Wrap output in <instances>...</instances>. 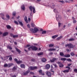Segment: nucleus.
Instances as JSON below:
<instances>
[{
    "mask_svg": "<svg viewBox=\"0 0 77 77\" xmlns=\"http://www.w3.org/2000/svg\"><path fill=\"white\" fill-rule=\"evenodd\" d=\"M54 12H56V20L58 21H60V20H61V17H60V16H59V13H57V8H55L54 9Z\"/></svg>",
    "mask_w": 77,
    "mask_h": 77,
    "instance_id": "obj_1",
    "label": "nucleus"
},
{
    "mask_svg": "<svg viewBox=\"0 0 77 77\" xmlns=\"http://www.w3.org/2000/svg\"><path fill=\"white\" fill-rule=\"evenodd\" d=\"M30 30L31 32L35 33H36L37 32H38V31H39V29H38L37 28L35 27L34 29L33 28H30Z\"/></svg>",
    "mask_w": 77,
    "mask_h": 77,
    "instance_id": "obj_2",
    "label": "nucleus"
},
{
    "mask_svg": "<svg viewBox=\"0 0 77 77\" xmlns=\"http://www.w3.org/2000/svg\"><path fill=\"white\" fill-rule=\"evenodd\" d=\"M29 8L30 11H32H32L33 10V13H35V12H36V11H35V7L32 6H30Z\"/></svg>",
    "mask_w": 77,
    "mask_h": 77,
    "instance_id": "obj_3",
    "label": "nucleus"
},
{
    "mask_svg": "<svg viewBox=\"0 0 77 77\" xmlns=\"http://www.w3.org/2000/svg\"><path fill=\"white\" fill-rule=\"evenodd\" d=\"M31 48L32 50H34V51H36V50H37L38 49L37 47L33 46H31Z\"/></svg>",
    "mask_w": 77,
    "mask_h": 77,
    "instance_id": "obj_4",
    "label": "nucleus"
},
{
    "mask_svg": "<svg viewBox=\"0 0 77 77\" xmlns=\"http://www.w3.org/2000/svg\"><path fill=\"white\" fill-rule=\"evenodd\" d=\"M11 56H12V55H8V56H7L6 57V58L7 59H8V58H9V60L10 61H12V58L11 57Z\"/></svg>",
    "mask_w": 77,
    "mask_h": 77,
    "instance_id": "obj_5",
    "label": "nucleus"
},
{
    "mask_svg": "<svg viewBox=\"0 0 77 77\" xmlns=\"http://www.w3.org/2000/svg\"><path fill=\"white\" fill-rule=\"evenodd\" d=\"M57 63H58V64H59V66L60 67H61V68L63 67V64H62L61 62H57Z\"/></svg>",
    "mask_w": 77,
    "mask_h": 77,
    "instance_id": "obj_6",
    "label": "nucleus"
},
{
    "mask_svg": "<svg viewBox=\"0 0 77 77\" xmlns=\"http://www.w3.org/2000/svg\"><path fill=\"white\" fill-rule=\"evenodd\" d=\"M46 74L49 77H51V73L50 72L47 71L46 72Z\"/></svg>",
    "mask_w": 77,
    "mask_h": 77,
    "instance_id": "obj_7",
    "label": "nucleus"
},
{
    "mask_svg": "<svg viewBox=\"0 0 77 77\" xmlns=\"http://www.w3.org/2000/svg\"><path fill=\"white\" fill-rule=\"evenodd\" d=\"M37 69V67L36 66L30 67V69L31 70H33L34 69Z\"/></svg>",
    "mask_w": 77,
    "mask_h": 77,
    "instance_id": "obj_8",
    "label": "nucleus"
},
{
    "mask_svg": "<svg viewBox=\"0 0 77 77\" xmlns=\"http://www.w3.org/2000/svg\"><path fill=\"white\" fill-rule=\"evenodd\" d=\"M58 59V58H54L52 59V60H51V62H54V61H56V60H57Z\"/></svg>",
    "mask_w": 77,
    "mask_h": 77,
    "instance_id": "obj_9",
    "label": "nucleus"
},
{
    "mask_svg": "<svg viewBox=\"0 0 77 77\" xmlns=\"http://www.w3.org/2000/svg\"><path fill=\"white\" fill-rule=\"evenodd\" d=\"M50 65L48 64L46 65L45 68L47 69H48L50 68Z\"/></svg>",
    "mask_w": 77,
    "mask_h": 77,
    "instance_id": "obj_10",
    "label": "nucleus"
},
{
    "mask_svg": "<svg viewBox=\"0 0 77 77\" xmlns=\"http://www.w3.org/2000/svg\"><path fill=\"white\" fill-rule=\"evenodd\" d=\"M29 72H30V71L27 70L26 72H23V75H27V74H29Z\"/></svg>",
    "mask_w": 77,
    "mask_h": 77,
    "instance_id": "obj_11",
    "label": "nucleus"
},
{
    "mask_svg": "<svg viewBox=\"0 0 77 77\" xmlns=\"http://www.w3.org/2000/svg\"><path fill=\"white\" fill-rule=\"evenodd\" d=\"M1 15V17L2 18V19L3 20H5V17H4V16H5V15H4V14L1 13L0 14Z\"/></svg>",
    "mask_w": 77,
    "mask_h": 77,
    "instance_id": "obj_12",
    "label": "nucleus"
},
{
    "mask_svg": "<svg viewBox=\"0 0 77 77\" xmlns=\"http://www.w3.org/2000/svg\"><path fill=\"white\" fill-rule=\"evenodd\" d=\"M18 22L19 23V24H20V26H23V22H22V21H18Z\"/></svg>",
    "mask_w": 77,
    "mask_h": 77,
    "instance_id": "obj_13",
    "label": "nucleus"
},
{
    "mask_svg": "<svg viewBox=\"0 0 77 77\" xmlns=\"http://www.w3.org/2000/svg\"><path fill=\"white\" fill-rule=\"evenodd\" d=\"M8 68H9V67H11V66H12V65H14V64L13 63H9L8 64Z\"/></svg>",
    "mask_w": 77,
    "mask_h": 77,
    "instance_id": "obj_14",
    "label": "nucleus"
},
{
    "mask_svg": "<svg viewBox=\"0 0 77 77\" xmlns=\"http://www.w3.org/2000/svg\"><path fill=\"white\" fill-rule=\"evenodd\" d=\"M8 35V32H5L3 34V35L4 36H5L6 35Z\"/></svg>",
    "mask_w": 77,
    "mask_h": 77,
    "instance_id": "obj_15",
    "label": "nucleus"
},
{
    "mask_svg": "<svg viewBox=\"0 0 77 77\" xmlns=\"http://www.w3.org/2000/svg\"><path fill=\"white\" fill-rule=\"evenodd\" d=\"M41 60L43 62H46V59L45 58H42L41 59Z\"/></svg>",
    "mask_w": 77,
    "mask_h": 77,
    "instance_id": "obj_16",
    "label": "nucleus"
},
{
    "mask_svg": "<svg viewBox=\"0 0 77 77\" xmlns=\"http://www.w3.org/2000/svg\"><path fill=\"white\" fill-rule=\"evenodd\" d=\"M21 8H22V10L23 11H24V10H25V7L23 5L21 6Z\"/></svg>",
    "mask_w": 77,
    "mask_h": 77,
    "instance_id": "obj_17",
    "label": "nucleus"
},
{
    "mask_svg": "<svg viewBox=\"0 0 77 77\" xmlns=\"http://www.w3.org/2000/svg\"><path fill=\"white\" fill-rule=\"evenodd\" d=\"M56 50V49L55 48H50L48 49V51H55Z\"/></svg>",
    "mask_w": 77,
    "mask_h": 77,
    "instance_id": "obj_18",
    "label": "nucleus"
},
{
    "mask_svg": "<svg viewBox=\"0 0 77 77\" xmlns=\"http://www.w3.org/2000/svg\"><path fill=\"white\" fill-rule=\"evenodd\" d=\"M43 52H41L38 53L37 54V55L38 56H41V55H43Z\"/></svg>",
    "mask_w": 77,
    "mask_h": 77,
    "instance_id": "obj_19",
    "label": "nucleus"
},
{
    "mask_svg": "<svg viewBox=\"0 0 77 77\" xmlns=\"http://www.w3.org/2000/svg\"><path fill=\"white\" fill-rule=\"evenodd\" d=\"M20 67L22 68H25V65L23 64L20 65Z\"/></svg>",
    "mask_w": 77,
    "mask_h": 77,
    "instance_id": "obj_20",
    "label": "nucleus"
},
{
    "mask_svg": "<svg viewBox=\"0 0 77 77\" xmlns=\"http://www.w3.org/2000/svg\"><path fill=\"white\" fill-rule=\"evenodd\" d=\"M64 56L65 57H70V54H66Z\"/></svg>",
    "mask_w": 77,
    "mask_h": 77,
    "instance_id": "obj_21",
    "label": "nucleus"
},
{
    "mask_svg": "<svg viewBox=\"0 0 77 77\" xmlns=\"http://www.w3.org/2000/svg\"><path fill=\"white\" fill-rule=\"evenodd\" d=\"M24 20L25 21L26 23H28V20H27V17L25 16L24 18Z\"/></svg>",
    "mask_w": 77,
    "mask_h": 77,
    "instance_id": "obj_22",
    "label": "nucleus"
},
{
    "mask_svg": "<svg viewBox=\"0 0 77 77\" xmlns=\"http://www.w3.org/2000/svg\"><path fill=\"white\" fill-rule=\"evenodd\" d=\"M48 6L51 7V8L53 9V8H54V7H55V5H54V4H53L52 5V7H51V5H48Z\"/></svg>",
    "mask_w": 77,
    "mask_h": 77,
    "instance_id": "obj_23",
    "label": "nucleus"
},
{
    "mask_svg": "<svg viewBox=\"0 0 77 77\" xmlns=\"http://www.w3.org/2000/svg\"><path fill=\"white\" fill-rule=\"evenodd\" d=\"M68 46V47H70V46H72V45H71V44H66L65 45L66 47Z\"/></svg>",
    "mask_w": 77,
    "mask_h": 77,
    "instance_id": "obj_24",
    "label": "nucleus"
},
{
    "mask_svg": "<svg viewBox=\"0 0 77 77\" xmlns=\"http://www.w3.org/2000/svg\"><path fill=\"white\" fill-rule=\"evenodd\" d=\"M6 18L8 20H9V19L10 18V16H9V15L8 14L6 15Z\"/></svg>",
    "mask_w": 77,
    "mask_h": 77,
    "instance_id": "obj_25",
    "label": "nucleus"
},
{
    "mask_svg": "<svg viewBox=\"0 0 77 77\" xmlns=\"http://www.w3.org/2000/svg\"><path fill=\"white\" fill-rule=\"evenodd\" d=\"M57 36H58V35H54V36H52V38L53 39H55V38H57Z\"/></svg>",
    "mask_w": 77,
    "mask_h": 77,
    "instance_id": "obj_26",
    "label": "nucleus"
},
{
    "mask_svg": "<svg viewBox=\"0 0 77 77\" xmlns=\"http://www.w3.org/2000/svg\"><path fill=\"white\" fill-rule=\"evenodd\" d=\"M7 47L8 49H9L10 50H12V48L10 46L8 45L7 46Z\"/></svg>",
    "mask_w": 77,
    "mask_h": 77,
    "instance_id": "obj_27",
    "label": "nucleus"
},
{
    "mask_svg": "<svg viewBox=\"0 0 77 77\" xmlns=\"http://www.w3.org/2000/svg\"><path fill=\"white\" fill-rule=\"evenodd\" d=\"M69 70H65L64 71H63V72H69Z\"/></svg>",
    "mask_w": 77,
    "mask_h": 77,
    "instance_id": "obj_28",
    "label": "nucleus"
},
{
    "mask_svg": "<svg viewBox=\"0 0 77 77\" xmlns=\"http://www.w3.org/2000/svg\"><path fill=\"white\" fill-rule=\"evenodd\" d=\"M23 62L22 61H18L17 62V63L18 64H20V63H21Z\"/></svg>",
    "mask_w": 77,
    "mask_h": 77,
    "instance_id": "obj_29",
    "label": "nucleus"
},
{
    "mask_svg": "<svg viewBox=\"0 0 77 77\" xmlns=\"http://www.w3.org/2000/svg\"><path fill=\"white\" fill-rule=\"evenodd\" d=\"M16 50H17V51L19 53H20L21 52V51L20 50L18 49L17 48H16Z\"/></svg>",
    "mask_w": 77,
    "mask_h": 77,
    "instance_id": "obj_30",
    "label": "nucleus"
},
{
    "mask_svg": "<svg viewBox=\"0 0 77 77\" xmlns=\"http://www.w3.org/2000/svg\"><path fill=\"white\" fill-rule=\"evenodd\" d=\"M46 31H43L42 33V35H44L45 34V33H46Z\"/></svg>",
    "mask_w": 77,
    "mask_h": 77,
    "instance_id": "obj_31",
    "label": "nucleus"
},
{
    "mask_svg": "<svg viewBox=\"0 0 77 77\" xmlns=\"http://www.w3.org/2000/svg\"><path fill=\"white\" fill-rule=\"evenodd\" d=\"M6 27H7V29H11V26H10L9 25H7L6 26Z\"/></svg>",
    "mask_w": 77,
    "mask_h": 77,
    "instance_id": "obj_32",
    "label": "nucleus"
},
{
    "mask_svg": "<svg viewBox=\"0 0 77 77\" xmlns=\"http://www.w3.org/2000/svg\"><path fill=\"white\" fill-rule=\"evenodd\" d=\"M69 41H74V39L72 38H70L69 39Z\"/></svg>",
    "mask_w": 77,
    "mask_h": 77,
    "instance_id": "obj_33",
    "label": "nucleus"
},
{
    "mask_svg": "<svg viewBox=\"0 0 77 77\" xmlns=\"http://www.w3.org/2000/svg\"><path fill=\"white\" fill-rule=\"evenodd\" d=\"M15 15H16V12L15 11L13 12L12 13L13 16H15Z\"/></svg>",
    "mask_w": 77,
    "mask_h": 77,
    "instance_id": "obj_34",
    "label": "nucleus"
},
{
    "mask_svg": "<svg viewBox=\"0 0 77 77\" xmlns=\"http://www.w3.org/2000/svg\"><path fill=\"white\" fill-rule=\"evenodd\" d=\"M61 38H62V36H60L57 38V40H59Z\"/></svg>",
    "mask_w": 77,
    "mask_h": 77,
    "instance_id": "obj_35",
    "label": "nucleus"
},
{
    "mask_svg": "<svg viewBox=\"0 0 77 77\" xmlns=\"http://www.w3.org/2000/svg\"><path fill=\"white\" fill-rule=\"evenodd\" d=\"M18 36V35H13V38H17Z\"/></svg>",
    "mask_w": 77,
    "mask_h": 77,
    "instance_id": "obj_36",
    "label": "nucleus"
},
{
    "mask_svg": "<svg viewBox=\"0 0 77 77\" xmlns=\"http://www.w3.org/2000/svg\"><path fill=\"white\" fill-rule=\"evenodd\" d=\"M60 55L61 56H64V54L63 52H60Z\"/></svg>",
    "mask_w": 77,
    "mask_h": 77,
    "instance_id": "obj_37",
    "label": "nucleus"
},
{
    "mask_svg": "<svg viewBox=\"0 0 77 77\" xmlns=\"http://www.w3.org/2000/svg\"><path fill=\"white\" fill-rule=\"evenodd\" d=\"M62 25H63V24L62 23H61L58 22V26L59 27L61 26H62Z\"/></svg>",
    "mask_w": 77,
    "mask_h": 77,
    "instance_id": "obj_38",
    "label": "nucleus"
},
{
    "mask_svg": "<svg viewBox=\"0 0 77 77\" xmlns=\"http://www.w3.org/2000/svg\"><path fill=\"white\" fill-rule=\"evenodd\" d=\"M14 23L15 24H17V25H18V23L16 21L14 20Z\"/></svg>",
    "mask_w": 77,
    "mask_h": 77,
    "instance_id": "obj_39",
    "label": "nucleus"
},
{
    "mask_svg": "<svg viewBox=\"0 0 77 77\" xmlns=\"http://www.w3.org/2000/svg\"><path fill=\"white\" fill-rule=\"evenodd\" d=\"M4 67H8V64H5L4 65Z\"/></svg>",
    "mask_w": 77,
    "mask_h": 77,
    "instance_id": "obj_40",
    "label": "nucleus"
},
{
    "mask_svg": "<svg viewBox=\"0 0 77 77\" xmlns=\"http://www.w3.org/2000/svg\"><path fill=\"white\" fill-rule=\"evenodd\" d=\"M61 60H64V61L66 60V58H61Z\"/></svg>",
    "mask_w": 77,
    "mask_h": 77,
    "instance_id": "obj_41",
    "label": "nucleus"
},
{
    "mask_svg": "<svg viewBox=\"0 0 77 77\" xmlns=\"http://www.w3.org/2000/svg\"><path fill=\"white\" fill-rule=\"evenodd\" d=\"M53 46H54V45L51 44L49 45V47H53Z\"/></svg>",
    "mask_w": 77,
    "mask_h": 77,
    "instance_id": "obj_42",
    "label": "nucleus"
},
{
    "mask_svg": "<svg viewBox=\"0 0 77 77\" xmlns=\"http://www.w3.org/2000/svg\"><path fill=\"white\" fill-rule=\"evenodd\" d=\"M72 56H74V54L73 52H71L70 54Z\"/></svg>",
    "mask_w": 77,
    "mask_h": 77,
    "instance_id": "obj_43",
    "label": "nucleus"
},
{
    "mask_svg": "<svg viewBox=\"0 0 77 77\" xmlns=\"http://www.w3.org/2000/svg\"><path fill=\"white\" fill-rule=\"evenodd\" d=\"M17 69V68H16V67L14 66L13 69V71H15V70H16V69Z\"/></svg>",
    "mask_w": 77,
    "mask_h": 77,
    "instance_id": "obj_44",
    "label": "nucleus"
},
{
    "mask_svg": "<svg viewBox=\"0 0 77 77\" xmlns=\"http://www.w3.org/2000/svg\"><path fill=\"white\" fill-rule=\"evenodd\" d=\"M35 24H33V23L31 24V26H32V27H35Z\"/></svg>",
    "mask_w": 77,
    "mask_h": 77,
    "instance_id": "obj_45",
    "label": "nucleus"
},
{
    "mask_svg": "<svg viewBox=\"0 0 77 77\" xmlns=\"http://www.w3.org/2000/svg\"><path fill=\"white\" fill-rule=\"evenodd\" d=\"M71 45H72V46H71L70 47H69L70 48H74V46H73V45H72V44H71Z\"/></svg>",
    "mask_w": 77,
    "mask_h": 77,
    "instance_id": "obj_46",
    "label": "nucleus"
},
{
    "mask_svg": "<svg viewBox=\"0 0 77 77\" xmlns=\"http://www.w3.org/2000/svg\"><path fill=\"white\" fill-rule=\"evenodd\" d=\"M67 61H69V62H71V60L70 58L67 59Z\"/></svg>",
    "mask_w": 77,
    "mask_h": 77,
    "instance_id": "obj_47",
    "label": "nucleus"
},
{
    "mask_svg": "<svg viewBox=\"0 0 77 77\" xmlns=\"http://www.w3.org/2000/svg\"><path fill=\"white\" fill-rule=\"evenodd\" d=\"M66 68H68V69L69 70V69H71L70 68V67H69V66H66Z\"/></svg>",
    "mask_w": 77,
    "mask_h": 77,
    "instance_id": "obj_48",
    "label": "nucleus"
},
{
    "mask_svg": "<svg viewBox=\"0 0 77 77\" xmlns=\"http://www.w3.org/2000/svg\"><path fill=\"white\" fill-rule=\"evenodd\" d=\"M31 61L32 62H35V59H31Z\"/></svg>",
    "mask_w": 77,
    "mask_h": 77,
    "instance_id": "obj_49",
    "label": "nucleus"
},
{
    "mask_svg": "<svg viewBox=\"0 0 77 77\" xmlns=\"http://www.w3.org/2000/svg\"><path fill=\"white\" fill-rule=\"evenodd\" d=\"M76 22H77V21H76V20H73V23H76Z\"/></svg>",
    "mask_w": 77,
    "mask_h": 77,
    "instance_id": "obj_50",
    "label": "nucleus"
},
{
    "mask_svg": "<svg viewBox=\"0 0 77 77\" xmlns=\"http://www.w3.org/2000/svg\"><path fill=\"white\" fill-rule=\"evenodd\" d=\"M14 60L16 62V63H17V62H18V60L17 59V58H15L14 59Z\"/></svg>",
    "mask_w": 77,
    "mask_h": 77,
    "instance_id": "obj_51",
    "label": "nucleus"
},
{
    "mask_svg": "<svg viewBox=\"0 0 77 77\" xmlns=\"http://www.w3.org/2000/svg\"><path fill=\"white\" fill-rule=\"evenodd\" d=\"M27 26L28 28H30V25L29 24H28L27 25Z\"/></svg>",
    "mask_w": 77,
    "mask_h": 77,
    "instance_id": "obj_52",
    "label": "nucleus"
},
{
    "mask_svg": "<svg viewBox=\"0 0 77 77\" xmlns=\"http://www.w3.org/2000/svg\"><path fill=\"white\" fill-rule=\"evenodd\" d=\"M66 51H67V52H70V51H71L69 50L68 49H67L66 50Z\"/></svg>",
    "mask_w": 77,
    "mask_h": 77,
    "instance_id": "obj_53",
    "label": "nucleus"
},
{
    "mask_svg": "<svg viewBox=\"0 0 77 77\" xmlns=\"http://www.w3.org/2000/svg\"><path fill=\"white\" fill-rule=\"evenodd\" d=\"M74 71H75V72H76V73H77V69H75L74 70Z\"/></svg>",
    "mask_w": 77,
    "mask_h": 77,
    "instance_id": "obj_54",
    "label": "nucleus"
},
{
    "mask_svg": "<svg viewBox=\"0 0 77 77\" xmlns=\"http://www.w3.org/2000/svg\"><path fill=\"white\" fill-rule=\"evenodd\" d=\"M53 65H54L55 67H57V65L55 64H53Z\"/></svg>",
    "mask_w": 77,
    "mask_h": 77,
    "instance_id": "obj_55",
    "label": "nucleus"
},
{
    "mask_svg": "<svg viewBox=\"0 0 77 77\" xmlns=\"http://www.w3.org/2000/svg\"><path fill=\"white\" fill-rule=\"evenodd\" d=\"M30 15L31 16H32L33 15V13L32 12V11L30 13Z\"/></svg>",
    "mask_w": 77,
    "mask_h": 77,
    "instance_id": "obj_56",
    "label": "nucleus"
},
{
    "mask_svg": "<svg viewBox=\"0 0 77 77\" xmlns=\"http://www.w3.org/2000/svg\"><path fill=\"white\" fill-rule=\"evenodd\" d=\"M30 74H34V73L32 72H30Z\"/></svg>",
    "mask_w": 77,
    "mask_h": 77,
    "instance_id": "obj_57",
    "label": "nucleus"
},
{
    "mask_svg": "<svg viewBox=\"0 0 77 77\" xmlns=\"http://www.w3.org/2000/svg\"><path fill=\"white\" fill-rule=\"evenodd\" d=\"M65 25H64L63 26V28H62V29L64 30V29H65Z\"/></svg>",
    "mask_w": 77,
    "mask_h": 77,
    "instance_id": "obj_58",
    "label": "nucleus"
},
{
    "mask_svg": "<svg viewBox=\"0 0 77 77\" xmlns=\"http://www.w3.org/2000/svg\"><path fill=\"white\" fill-rule=\"evenodd\" d=\"M39 73H40V74L42 73V70H40L39 71Z\"/></svg>",
    "mask_w": 77,
    "mask_h": 77,
    "instance_id": "obj_59",
    "label": "nucleus"
},
{
    "mask_svg": "<svg viewBox=\"0 0 77 77\" xmlns=\"http://www.w3.org/2000/svg\"><path fill=\"white\" fill-rule=\"evenodd\" d=\"M59 2H60V3H63V1H59Z\"/></svg>",
    "mask_w": 77,
    "mask_h": 77,
    "instance_id": "obj_60",
    "label": "nucleus"
},
{
    "mask_svg": "<svg viewBox=\"0 0 77 77\" xmlns=\"http://www.w3.org/2000/svg\"><path fill=\"white\" fill-rule=\"evenodd\" d=\"M31 48H32L31 47V46L28 49L29 50H30V49H31Z\"/></svg>",
    "mask_w": 77,
    "mask_h": 77,
    "instance_id": "obj_61",
    "label": "nucleus"
},
{
    "mask_svg": "<svg viewBox=\"0 0 77 77\" xmlns=\"http://www.w3.org/2000/svg\"><path fill=\"white\" fill-rule=\"evenodd\" d=\"M40 74H41V75H44V73L43 72H42Z\"/></svg>",
    "mask_w": 77,
    "mask_h": 77,
    "instance_id": "obj_62",
    "label": "nucleus"
},
{
    "mask_svg": "<svg viewBox=\"0 0 77 77\" xmlns=\"http://www.w3.org/2000/svg\"><path fill=\"white\" fill-rule=\"evenodd\" d=\"M12 77H16V75H13L12 76Z\"/></svg>",
    "mask_w": 77,
    "mask_h": 77,
    "instance_id": "obj_63",
    "label": "nucleus"
},
{
    "mask_svg": "<svg viewBox=\"0 0 77 77\" xmlns=\"http://www.w3.org/2000/svg\"><path fill=\"white\" fill-rule=\"evenodd\" d=\"M10 35H11V36H13H13H14V35H13V34H12V33H11L10 34Z\"/></svg>",
    "mask_w": 77,
    "mask_h": 77,
    "instance_id": "obj_64",
    "label": "nucleus"
}]
</instances>
